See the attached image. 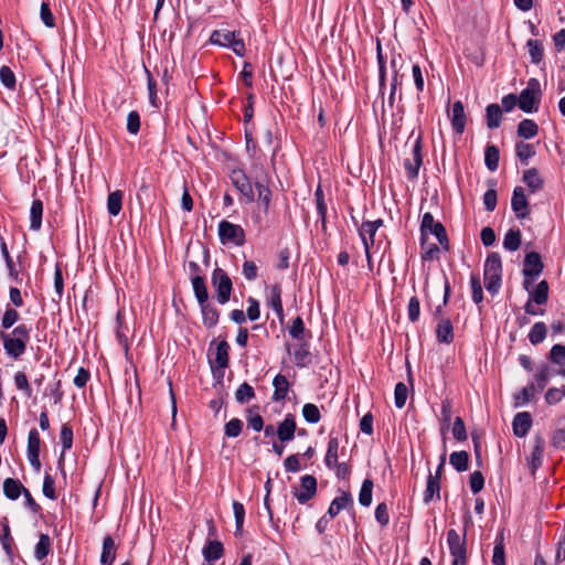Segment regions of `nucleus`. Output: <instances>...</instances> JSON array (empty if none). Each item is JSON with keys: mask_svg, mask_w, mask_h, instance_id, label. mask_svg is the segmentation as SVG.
<instances>
[{"mask_svg": "<svg viewBox=\"0 0 565 565\" xmlns=\"http://www.w3.org/2000/svg\"><path fill=\"white\" fill-rule=\"evenodd\" d=\"M31 338V327L21 323L11 332L0 331V341L8 356L18 360L26 351Z\"/></svg>", "mask_w": 565, "mask_h": 565, "instance_id": "f257e3e1", "label": "nucleus"}, {"mask_svg": "<svg viewBox=\"0 0 565 565\" xmlns=\"http://www.w3.org/2000/svg\"><path fill=\"white\" fill-rule=\"evenodd\" d=\"M228 177L231 183L239 193V202L242 204H250L256 201V194L254 190L255 175H248L245 170L235 168L231 170Z\"/></svg>", "mask_w": 565, "mask_h": 565, "instance_id": "f03ea898", "label": "nucleus"}, {"mask_svg": "<svg viewBox=\"0 0 565 565\" xmlns=\"http://www.w3.org/2000/svg\"><path fill=\"white\" fill-rule=\"evenodd\" d=\"M470 520L471 516L468 514L465 519V530L462 535H459V533L454 529H450L447 532V544L449 553L452 556L451 565H466L467 563V526Z\"/></svg>", "mask_w": 565, "mask_h": 565, "instance_id": "7ed1b4c3", "label": "nucleus"}, {"mask_svg": "<svg viewBox=\"0 0 565 565\" xmlns=\"http://www.w3.org/2000/svg\"><path fill=\"white\" fill-rule=\"evenodd\" d=\"M420 236L427 237L434 235L438 241L439 245L444 250H449V238L445 226L439 222L435 221L430 212H426L422 216L419 226Z\"/></svg>", "mask_w": 565, "mask_h": 565, "instance_id": "20e7f679", "label": "nucleus"}, {"mask_svg": "<svg viewBox=\"0 0 565 565\" xmlns=\"http://www.w3.org/2000/svg\"><path fill=\"white\" fill-rule=\"evenodd\" d=\"M217 231L220 242L224 246L241 247L246 242L245 230L238 224H234L230 221L222 220L218 223Z\"/></svg>", "mask_w": 565, "mask_h": 565, "instance_id": "39448f33", "label": "nucleus"}, {"mask_svg": "<svg viewBox=\"0 0 565 565\" xmlns=\"http://www.w3.org/2000/svg\"><path fill=\"white\" fill-rule=\"evenodd\" d=\"M541 84L537 78H530L526 87L518 97L519 108L527 114L537 111L541 102Z\"/></svg>", "mask_w": 565, "mask_h": 565, "instance_id": "423d86ee", "label": "nucleus"}, {"mask_svg": "<svg viewBox=\"0 0 565 565\" xmlns=\"http://www.w3.org/2000/svg\"><path fill=\"white\" fill-rule=\"evenodd\" d=\"M259 171L260 173L255 174L254 185L257 192L258 203L263 207L264 212L267 213L270 207L273 193L269 188V177L265 168L262 166Z\"/></svg>", "mask_w": 565, "mask_h": 565, "instance_id": "0eeeda50", "label": "nucleus"}, {"mask_svg": "<svg viewBox=\"0 0 565 565\" xmlns=\"http://www.w3.org/2000/svg\"><path fill=\"white\" fill-rule=\"evenodd\" d=\"M413 158L404 160V168L408 180H415L418 177L419 169L423 164V135L418 134L412 149Z\"/></svg>", "mask_w": 565, "mask_h": 565, "instance_id": "6e6552de", "label": "nucleus"}, {"mask_svg": "<svg viewBox=\"0 0 565 565\" xmlns=\"http://www.w3.org/2000/svg\"><path fill=\"white\" fill-rule=\"evenodd\" d=\"M317 479L311 475L300 478V488H294L292 494L300 504L309 502L317 493Z\"/></svg>", "mask_w": 565, "mask_h": 565, "instance_id": "1a4fd4ad", "label": "nucleus"}, {"mask_svg": "<svg viewBox=\"0 0 565 565\" xmlns=\"http://www.w3.org/2000/svg\"><path fill=\"white\" fill-rule=\"evenodd\" d=\"M0 255L3 257L6 262V267L8 269L9 278L15 280L17 282H21L23 280L22 274V265L20 260H14L11 256L8 244L0 234Z\"/></svg>", "mask_w": 565, "mask_h": 565, "instance_id": "9d476101", "label": "nucleus"}, {"mask_svg": "<svg viewBox=\"0 0 565 565\" xmlns=\"http://www.w3.org/2000/svg\"><path fill=\"white\" fill-rule=\"evenodd\" d=\"M391 70L393 72L392 81H391V88H390V95H388V106L392 108L395 103L396 93L399 86H402L403 83V75L399 73L401 68L403 66V58L401 54H394L391 58Z\"/></svg>", "mask_w": 565, "mask_h": 565, "instance_id": "9b49d317", "label": "nucleus"}, {"mask_svg": "<svg viewBox=\"0 0 565 565\" xmlns=\"http://www.w3.org/2000/svg\"><path fill=\"white\" fill-rule=\"evenodd\" d=\"M511 209L519 220L527 218L531 214L530 203L525 190L522 186H515L511 198Z\"/></svg>", "mask_w": 565, "mask_h": 565, "instance_id": "f8f14e48", "label": "nucleus"}, {"mask_svg": "<svg viewBox=\"0 0 565 565\" xmlns=\"http://www.w3.org/2000/svg\"><path fill=\"white\" fill-rule=\"evenodd\" d=\"M543 262L541 255L536 252H530L525 255L523 260L522 273L525 277L524 282H529V279H536L543 270Z\"/></svg>", "mask_w": 565, "mask_h": 565, "instance_id": "ddd939ff", "label": "nucleus"}, {"mask_svg": "<svg viewBox=\"0 0 565 565\" xmlns=\"http://www.w3.org/2000/svg\"><path fill=\"white\" fill-rule=\"evenodd\" d=\"M484 282H501L502 264L498 253H491L483 267Z\"/></svg>", "mask_w": 565, "mask_h": 565, "instance_id": "4468645a", "label": "nucleus"}, {"mask_svg": "<svg viewBox=\"0 0 565 565\" xmlns=\"http://www.w3.org/2000/svg\"><path fill=\"white\" fill-rule=\"evenodd\" d=\"M202 555L204 559L202 565H213L224 555L223 543L216 540H207L202 548Z\"/></svg>", "mask_w": 565, "mask_h": 565, "instance_id": "2eb2a0df", "label": "nucleus"}, {"mask_svg": "<svg viewBox=\"0 0 565 565\" xmlns=\"http://www.w3.org/2000/svg\"><path fill=\"white\" fill-rule=\"evenodd\" d=\"M450 122H451L452 130L457 135L460 136L463 134L466 124H467V115H466L465 107H463V104L461 100H456L452 104Z\"/></svg>", "mask_w": 565, "mask_h": 565, "instance_id": "dca6fc26", "label": "nucleus"}, {"mask_svg": "<svg viewBox=\"0 0 565 565\" xmlns=\"http://www.w3.org/2000/svg\"><path fill=\"white\" fill-rule=\"evenodd\" d=\"M297 429L296 419L292 414H287L282 422L278 424L277 436L281 443H288L295 438Z\"/></svg>", "mask_w": 565, "mask_h": 565, "instance_id": "f3484780", "label": "nucleus"}, {"mask_svg": "<svg viewBox=\"0 0 565 565\" xmlns=\"http://www.w3.org/2000/svg\"><path fill=\"white\" fill-rule=\"evenodd\" d=\"M533 420L529 412L518 413L512 422L513 434L516 437H525L532 427Z\"/></svg>", "mask_w": 565, "mask_h": 565, "instance_id": "a211bd4d", "label": "nucleus"}, {"mask_svg": "<svg viewBox=\"0 0 565 565\" xmlns=\"http://www.w3.org/2000/svg\"><path fill=\"white\" fill-rule=\"evenodd\" d=\"M545 440L541 435L534 437L533 449L529 459L532 472H535L543 463Z\"/></svg>", "mask_w": 565, "mask_h": 565, "instance_id": "6ab92c4d", "label": "nucleus"}, {"mask_svg": "<svg viewBox=\"0 0 565 565\" xmlns=\"http://www.w3.org/2000/svg\"><path fill=\"white\" fill-rule=\"evenodd\" d=\"M353 507V499L350 491H341V495L334 498L327 511V514L334 519L341 510Z\"/></svg>", "mask_w": 565, "mask_h": 565, "instance_id": "aec40b11", "label": "nucleus"}, {"mask_svg": "<svg viewBox=\"0 0 565 565\" xmlns=\"http://www.w3.org/2000/svg\"><path fill=\"white\" fill-rule=\"evenodd\" d=\"M2 533L0 534V543L10 564L14 563L13 537L11 536L10 525L7 520L2 522Z\"/></svg>", "mask_w": 565, "mask_h": 565, "instance_id": "412c9836", "label": "nucleus"}, {"mask_svg": "<svg viewBox=\"0 0 565 565\" xmlns=\"http://www.w3.org/2000/svg\"><path fill=\"white\" fill-rule=\"evenodd\" d=\"M294 362L296 366L302 369L311 363V352L308 342H301L292 347Z\"/></svg>", "mask_w": 565, "mask_h": 565, "instance_id": "4be33fe9", "label": "nucleus"}, {"mask_svg": "<svg viewBox=\"0 0 565 565\" xmlns=\"http://www.w3.org/2000/svg\"><path fill=\"white\" fill-rule=\"evenodd\" d=\"M230 344L227 341L222 340L217 343L215 350V356L213 361H210L212 367H216L220 370H224L228 366L230 363Z\"/></svg>", "mask_w": 565, "mask_h": 565, "instance_id": "5701e85b", "label": "nucleus"}, {"mask_svg": "<svg viewBox=\"0 0 565 565\" xmlns=\"http://www.w3.org/2000/svg\"><path fill=\"white\" fill-rule=\"evenodd\" d=\"M358 230H359V235L364 245L365 252H366V254H369L370 249L375 244V234L377 231L375 230L374 224L370 223V221L362 222V224L359 226Z\"/></svg>", "mask_w": 565, "mask_h": 565, "instance_id": "b1692460", "label": "nucleus"}, {"mask_svg": "<svg viewBox=\"0 0 565 565\" xmlns=\"http://www.w3.org/2000/svg\"><path fill=\"white\" fill-rule=\"evenodd\" d=\"M437 341L445 344H450L454 341V327L448 318H441L436 328Z\"/></svg>", "mask_w": 565, "mask_h": 565, "instance_id": "393cba45", "label": "nucleus"}, {"mask_svg": "<svg viewBox=\"0 0 565 565\" xmlns=\"http://www.w3.org/2000/svg\"><path fill=\"white\" fill-rule=\"evenodd\" d=\"M440 499V481L438 476L431 473L427 477L426 489L424 491L423 501L425 504H429L433 500Z\"/></svg>", "mask_w": 565, "mask_h": 565, "instance_id": "a878e982", "label": "nucleus"}, {"mask_svg": "<svg viewBox=\"0 0 565 565\" xmlns=\"http://www.w3.org/2000/svg\"><path fill=\"white\" fill-rule=\"evenodd\" d=\"M117 545L111 535H106L103 540L100 554V565H113L116 558Z\"/></svg>", "mask_w": 565, "mask_h": 565, "instance_id": "bb28decb", "label": "nucleus"}, {"mask_svg": "<svg viewBox=\"0 0 565 565\" xmlns=\"http://www.w3.org/2000/svg\"><path fill=\"white\" fill-rule=\"evenodd\" d=\"M274 393L271 399L274 402L285 401L290 387V383L282 374H277L273 380Z\"/></svg>", "mask_w": 565, "mask_h": 565, "instance_id": "cd10ccee", "label": "nucleus"}, {"mask_svg": "<svg viewBox=\"0 0 565 565\" xmlns=\"http://www.w3.org/2000/svg\"><path fill=\"white\" fill-rule=\"evenodd\" d=\"M522 181L526 184L531 193H535L544 186V180L541 178L536 168L525 170L523 172Z\"/></svg>", "mask_w": 565, "mask_h": 565, "instance_id": "c85d7f7f", "label": "nucleus"}, {"mask_svg": "<svg viewBox=\"0 0 565 565\" xmlns=\"http://www.w3.org/2000/svg\"><path fill=\"white\" fill-rule=\"evenodd\" d=\"M43 202L41 199H33L30 209V230L38 232L42 227Z\"/></svg>", "mask_w": 565, "mask_h": 565, "instance_id": "c756f323", "label": "nucleus"}, {"mask_svg": "<svg viewBox=\"0 0 565 565\" xmlns=\"http://www.w3.org/2000/svg\"><path fill=\"white\" fill-rule=\"evenodd\" d=\"M537 392L534 383H529L524 386L520 392L513 394V405L514 407H521L532 402L535 397V393Z\"/></svg>", "mask_w": 565, "mask_h": 565, "instance_id": "7c9ffc66", "label": "nucleus"}, {"mask_svg": "<svg viewBox=\"0 0 565 565\" xmlns=\"http://www.w3.org/2000/svg\"><path fill=\"white\" fill-rule=\"evenodd\" d=\"M503 118V113L498 104H489L486 107V124L489 129H497L500 127Z\"/></svg>", "mask_w": 565, "mask_h": 565, "instance_id": "2f4dec72", "label": "nucleus"}, {"mask_svg": "<svg viewBox=\"0 0 565 565\" xmlns=\"http://www.w3.org/2000/svg\"><path fill=\"white\" fill-rule=\"evenodd\" d=\"M26 489L20 480L13 478H7L3 481V493L9 500H18L19 497Z\"/></svg>", "mask_w": 565, "mask_h": 565, "instance_id": "473e14b6", "label": "nucleus"}, {"mask_svg": "<svg viewBox=\"0 0 565 565\" xmlns=\"http://www.w3.org/2000/svg\"><path fill=\"white\" fill-rule=\"evenodd\" d=\"M534 285H524L526 291L530 294V300L536 305H545L548 300V286L550 285H536V288L533 289Z\"/></svg>", "mask_w": 565, "mask_h": 565, "instance_id": "72a5a7b5", "label": "nucleus"}, {"mask_svg": "<svg viewBox=\"0 0 565 565\" xmlns=\"http://www.w3.org/2000/svg\"><path fill=\"white\" fill-rule=\"evenodd\" d=\"M339 439L333 436V433L329 435L327 454L324 457V463L329 469H333L338 461Z\"/></svg>", "mask_w": 565, "mask_h": 565, "instance_id": "f704fd0d", "label": "nucleus"}, {"mask_svg": "<svg viewBox=\"0 0 565 565\" xmlns=\"http://www.w3.org/2000/svg\"><path fill=\"white\" fill-rule=\"evenodd\" d=\"M236 34L237 33L235 31L214 30L210 36L209 42L214 45L228 47L230 43L234 40Z\"/></svg>", "mask_w": 565, "mask_h": 565, "instance_id": "c9c22d12", "label": "nucleus"}, {"mask_svg": "<svg viewBox=\"0 0 565 565\" xmlns=\"http://www.w3.org/2000/svg\"><path fill=\"white\" fill-rule=\"evenodd\" d=\"M539 132V126L533 119L525 118L518 125V137L523 139H532Z\"/></svg>", "mask_w": 565, "mask_h": 565, "instance_id": "e433bc0d", "label": "nucleus"}, {"mask_svg": "<svg viewBox=\"0 0 565 565\" xmlns=\"http://www.w3.org/2000/svg\"><path fill=\"white\" fill-rule=\"evenodd\" d=\"M52 551V541L47 534H40L39 542L34 547V557L36 561L41 562L51 553Z\"/></svg>", "mask_w": 565, "mask_h": 565, "instance_id": "4c0bfd02", "label": "nucleus"}, {"mask_svg": "<svg viewBox=\"0 0 565 565\" xmlns=\"http://www.w3.org/2000/svg\"><path fill=\"white\" fill-rule=\"evenodd\" d=\"M500 150L495 145H487L484 150V164L491 171L494 172L499 168Z\"/></svg>", "mask_w": 565, "mask_h": 565, "instance_id": "58836bf2", "label": "nucleus"}, {"mask_svg": "<svg viewBox=\"0 0 565 565\" xmlns=\"http://www.w3.org/2000/svg\"><path fill=\"white\" fill-rule=\"evenodd\" d=\"M124 192L116 190L110 192L107 198V211L109 215L117 216L122 209Z\"/></svg>", "mask_w": 565, "mask_h": 565, "instance_id": "ea45409f", "label": "nucleus"}, {"mask_svg": "<svg viewBox=\"0 0 565 565\" xmlns=\"http://www.w3.org/2000/svg\"><path fill=\"white\" fill-rule=\"evenodd\" d=\"M420 248H422V258L423 260H433L438 258L441 246L436 245L435 243L428 242L427 237L420 236Z\"/></svg>", "mask_w": 565, "mask_h": 565, "instance_id": "a19ab883", "label": "nucleus"}, {"mask_svg": "<svg viewBox=\"0 0 565 565\" xmlns=\"http://www.w3.org/2000/svg\"><path fill=\"white\" fill-rule=\"evenodd\" d=\"M203 324L207 329L214 328L220 319L218 310L211 303L201 307Z\"/></svg>", "mask_w": 565, "mask_h": 565, "instance_id": "79ce46f5", "label": "nucleus"}, {"mask_svg": "<svg viewBox=\"0 0 565 565\" xmlns=\"http://www.w3.org/2000/svg\"><path fill=\"white\" fill-rule=\"evenodd\" d=\"M531 63L540 64L544 57V47L541 41L530 39L526 42Z\"/></svg>", "mask_w": 565, "mask_h": 565, "instance_id": "37998d69", "label": "nucleus"}, {"mask_svg": "<svg viewBox=\"0 0 565 565\" xmlns=\"http://www.w3.org/2000/svg\"><path fill=\"white\" fill-rule=\"evenodd\" d=\"M521 231L519 228H510L504 236L503 247L507 250L514 252L519 249L521 245Z\"/></svg>", "mask_w": 565, "mask_h": 565, "instance_id": "c03bdc74", "label": "nucleus"}, {"mask_svg": "<svg viewBox=\"0 0 565 565\" xmlns=\"http://www.w3.org/2000/svg\"><path fill=\"white\" fill-rule=\"evenodd\" d=\"M515 154L520 162L524 166L529 163V159L535 156L534 146L524 141L515 143Z\"/></svg>", "mask_w": 565, "mask_h": 565, "instance_id": "a18cd8bd", "label": "nucleus"}, {"mask_svg": "<svg viewBox=\"0 0 565 565\" xmlns=\"http://www.w3.org/2000/svg\"><path fill=\"white\" fill-rule=\"evenodd\" d=\"M449 462L457 471H466L469 463V454L465 450L454 451L450 454Z\"/></svg>", "mask_w": 565, "mask_h": 565, "instance_id": "49530a36", "label": "nucleus"}, {"mask_svg": "<svg viewBox=\"0 0 565 565\" xmlns=\"http://www.w3.org/2000/svg\"><path fill=\"white\" fill-rule=\"evenodd\" d=\"M246 422L248 427L255 431H260L264 428V419L258 413V406L246 409Z\"/></svg>", "mask_w": 565, "mask_h": 565, "instance_id": "de8ad7c7", "label": "nucleus"}, {"mask_svg": "<svg viewBox=\"0 0 565 565\" xmlns=\"http://www.w3.org/2000/svg\"><path fill=\"white\" fill-rule=\"evenodd\" d=\"M254 397H255L254 387L250 384H248L247 382L242 383L235 392V399L239 404H246L249 401H252Z\"/></svg>", "mask_w": 565, "mask_h": 565, "instance_id": "09e8293b", "label": "nucleus"}, {"mask_svg": "<svg viewBox=\"0 0 565 565\" xmlns=\"http://www.w3.org/2000/svg\"><path fill=\"white\" fill-rule=\"evenodd\" d=\"M373 481L370 478L363 480L360 493H359V503L362 507H370L372 503V491H373Z\"/></svg>", "mask_w": 565, "mask_h": 565, "instance_id": "8fccbe9b", "label": "nucleus"}, {"mask_svg": "<svg viewBox=\"0 0 565 565\" xmlns=\"http://www.w3.org/2000/svg\"><path fill=\"white\" fill-rule=\"evenodd\" d=\"M547 329L544 322H535L529 333V341L536 345L544 341L546 338Z\"/></svg>", "mask_w": 565, "mask_h": 565, "instance_id": "3c124183", "label": "nucleus"}, {"mask_svg": "<svg viewBox=\"0 0 565 565\" xmlns=\"http://www.w3.org/2000/svg\"><path fill=\"white\" fill-rule=\"evenodd\" d=\"M233 512L235 518V535H241L245 520L244 504L238 501H233Z\"/></svg>", "mask_w": 565, "mask_h": 565, "instance_id": "603ef678", "label": "nucleus"}, {"mask_svg": "<svg viewBox=\"0 0 565 565\" xmlns=\"http://www.w3.org/2000/svg\"><path fill=\"white\" fill-rule=\"evenodd\" d=\"M13 381H14L15 387L19 391L23 392L25 397L29 398L32 396V387H31L28 376L24 372H21V371L17 372L14 374Z\"/></svg>", "mask_w": 565, "mask_h": 565, "instance_id": "864d4df0", "label": "nucleus"}, {"mask_svg": "<svg viewBox=\"0 0 565 565\" xmlns=\"http://www.w3.org/2000/svg\"><path fill=\"white\" fill-rule=\"evenodd\" d=\"M41 438L36 428H32L28 436L26 455H40Z\"/></svg>", "mask_w": 565, "mask_h": 565, "instance_id": "5fc2aeb1", "label": "nucleus"}, {"mask_svg": "<svg viewBox=\"0 0 565 565\" xmlns=\"http://www.w3.org/2000/svg\"><path fill=\"white\" fill-rule=\"evenodd\" d=\"M302 416L309 424H317L321 418L318 406L312 403H307L302 406Z\"/></svg>", "mask_w": 565, "mask_h": 565, "instance_id": "6e6d98bb", "label": "nucleus"}, {"mask_svg": "<svg viewBox=\"0 0 565 565\" xmlns=\"http://www.w3.org/2000/svg\"><path fill=\"white\" fill-rule=\"evenodd\" d=\"M145 72H146V76H147V87H148V93H149V103L153 107L158 108L159 107V99H158V96H157V82L153 78L151 72L147 67L145 68Z\"/></svg>", "mask_w": 565, "mask_h": 565, "instance_id": "4d7b16f0", "label": "nucleus"}, {"mask_svg": "<svg viewBox=\"0 0 565 565\" xmlns=\"http://www.w3.org/2000/svg\"><path fill=\"white\" fill-rule=\"evenodd\" d=\"M408 396V387L405 383L398 382L394 390V403L397 408H403Z\"/></svg>", "mask_w": 565, "mask_h": 565, "instance_id": "13d9d810", "label": "nucleus"}, {"mask_svg": "<svg viewBox=\"0 0 565 565\" xmlns=\"http://www.w3.org/2000/svg\"><path fill=\"white\" fill-rule=\"evenodd\" d=\"M550 377H551L550 366L546 364L542 365L537 370L536 374L534 375L536 390L537 391L544 390L550 381Z\"/></svg>", "mask_w": 565, "mask_h": 565, "instance_id": "bf43d9fd", "label": "nucleus"}, {"mask_svg": "<svg viewBox=\"0 0 565 565\" xmlns=\"http://www.w3.org/2000/svg\"><path fill=\"white\" fill-rule=\"evenodd\" d=\"M243 430V422L239 418H232L224 426V435L228 438L238 437Z\"/></svg>", "mask_w": 565, "mask_h": 565, "instance_id": "052dcab7", "label": "nucleus"}, {"mask_svg": "<svg viewBox=\"0 0 565 565\" xmlns=\"http://www.w3.org/2000/svg\"><path fill=\"white\" fill-rule=\"evenodd\" d=\"M0 81L6 88L15 89V75L9 66L2 65L0 67Z\"/></svg>", "mask_w": 565, "mask_h": 565, "instance_id": "680f3d73", "label": "nucleus"}, {"mask_svg": "<svg viewBox=\"0 0 565 565\" xmlns=\"http://www.w3.org/2000/svg\"><path fill=\"white\" fill-rule=\"evenodd\" d=\"M40 18L45 26L54 28L55 26V18L50 8V3L47 0H43L41 3Z\"/></svg>", "mask_w": 565, "mask_h": 565, "instance_id": "e2e57ef3", "label": "nucleus"}, {"mask_svg": "<svg viewBox=\"0 0 565 565\" xmlns=\"http://www.w3.org/2000/svg\"><path fill=\"white\" fill-rule=\"evenodd\" d=\"M20 319V313L13 308H7L3 317L1 319V328L3 330H9L12 328Z\"/></svg>", "mask_w": 565, "mask_h": 565, "instance_id": "0e129e2a", "label": "nucleus"}, {"mask_svg": "<svg viewBox=\"0 0 565 565\" xmlns=\"http://www.w3.org/2000/svg\"><path fill=\"white\" fill-rule=\"evenodd\" d=\"M492 563L493 565H505V552L502 536L500 537V540H495Z\"/></svg>", "mask_w": 565, "mask_h": 565, "instance_id": "69168bd1", "label": "nucleus"}, {"mask_svg": "<svg viewBox=\"0 0 565 565\" xmlns=\"http://www.w3.org/2000/svg\"><path fill=\"white\" fill-rule=\"evenodd\" d=\"M60 440L63 447V452L72 448L73 445V429L70 425L63 424L60 433Z\"/></svg>", "mask_w": 565, "mask_h": 565, "instance_id": "338daca9", "label": "nucleus"}, {"mask_svg": "<svg viewBox=\"0 0 565 565\" xmlns=\"http://www.w3.org/2000/svg\"><path fill=\"white\" fill-rule=\"evenodd\" d=\"M550 359L555 364L564 365L565 364V345L554 344L550 351Z\"/></svg>", "mask_w": 565, "mask_h": 565, "instance_id": "774afa93", "label": "nucleus"}]
</instances>
